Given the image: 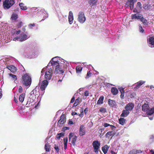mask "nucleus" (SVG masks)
<instances>
[{
  "instance_id": "1",
  "label": "nucleus",
  "mask_w": 154,
  "mask_h": 154,
  "mask_svg": "<svg viewBox=\"0 0 154 154\" xmlns=\"http://www.w3.org/2000/svg\"><path fill=\"white\" fill-rule=\"evenodd\" d=\"M22 83L26 86H29L31 83V79L28 74H24L22 76Z\"/></svg>"
},
{
  "instance_id": "2",
  "label": "nucleus",
  "mask_w": 154,
  "mask_h": 154,
  "mask_svg": "<svg viewBox=\"0 0 154 154\" xmlns=\"http://www.w3.org/2000/svg\"><path fill=\"white\" fill-rule=\"evenodd\" d=\"M142 110L144 112H146L147 115H152L154 112V108H153L150 109L148 104L145 103L142 106Z\"/></svg>"
},
{
  "instance_id": "3",
  "label": "nucleus",
  "mask_w": 154,
  "mask_h": 154,
  "mask_svg": "<svg viewBox=\"0 0 154 154\" xmlns=\"http://www.w3.org/2000/svg\"><path fill=\"white\" fill-rule=\"evenodd\" d=\"M29 36L27 34L25 33H23L20 35L19 37H15L13 39V40L19 41L22 42L25 41L28 38H29Z\"/></svg>"
},
{
  "instance_id": "4",
  "label": "nucleus",
  "mask_w": 154,
  "mask_h": 154,
  "mask_svg": "<svg viewBox=\"0 0 154 154\" xmlns=\"http://www.w3.org/2000/svg\"><path fill=\"white\" fill-rule=\"evenodd\" d=\"M53 67H51L45 72V77L47 80H49L51 79L53 73Z\"/></svg>"
},
{
  "instance_id": "5",
  "label": "nucleus",
  "mask_w": 154,
  "mask_h": 154,
  "mask_svg": "<svg viewBox=\"0 0 154 154\" xmlns=\"http://www.w3.org/2000/svg\"><path fill=\"white\" fill-rule=\"evenodd\" d=\"M15 3L13 0H5L3 2V6L5 9H8L11 7Z\"/></svg>"
},
{
  "instance_id": "6",
  "label": "nucleus",
  "mask_w": 154,
  "mask_h": 154,
  "mask_svg": "<svg viewBox=\"0 0 154 154\" xmlns=\"http://www.w3.org/2000/svg\"><path fill=\"white\" fill-rule=\"evenodd\" d=\"M69 142H71L70 144L75 146V145L77 137L74 135V134L72 133H70L69 134Z\"/></svg>"
},
{
  "instance_id": "7",
  "label": "nucleus",
  "mask_w": 154,
  "mask_h": 154,
  "mask_svg": "<svg viewBox=\"0 0 154 154\" xmlns=\"http://www.w3.org/2000/svg\"><path fill=\"white\" fill-rule=\"evenodd\" d=\"M78 20L81 23H83L86 20V18L84 12H79L78 15Z\"/></svg>"
},
{
  "instance_id": "8",
  "label": "nucleus",
  "mask_w": 154,
  "mask_h": 154,
  "mask_svg": "<svg viewBox=\"0 0 154 154\" xmlns=\"http://www.w3.org/2000/svg\"><path fill=\"white\" fill-rule=\"evenodd\" d=\"M94 151L97 154L98 153V149L100 146V143L97 140H95L93 141L92 143Z\"/></svg>"
},
{
  "instance_id": "9",
  "label": "nucleus",
  "mask_w": 154,
  "mask_h": 154,
  "mask_svg": "<svg viewBox=\"0 0 154 154\" xmlns=\"http://www.w3.org/2000/svg\"><path fill=\"white\" fill-rule=\"evenodd\" d=\"M48 82L46 80L43 81H41V79L39 80V85L40 86V88L42 91L44 90L47 87L48 84Z\"/></svg>"
},
{
  "instance_id": "10",
  "label": "nucleus",
  "mask_w": 154,
  "mask_h": 154,
  "mask_svg": "<svg viewBox=\"0 0 154 154\" xmlns=\"http://www.w3.org/2000/svg\"><path fill=\"white\" fill-rule=\"evenodd\" d=\"M143 8L145 10H152L154 9V4L153 2H149L143 5Z\"/></svg>"
},
{
  "instance_id": "11",
  "label": "nucleus",
  "mask_w": 154,
  "mask_h": 154,
  "mask_svg": "<svg viewBox=\"0 0 154 154\" xmlns=\"http://www.w3.org/2000/svg\"><path fill=\"white\" fill-rule=\"evenodd\" d=\"M66 122V119L65 115L62 114L60 117V119L59 120L57 125L59 127H61L63 126L64 123Z\"/></svg>"
},
{
  "instance_id": "12",
  "label": "nucleus",
  "mask_w": 154,
  "mask_h": 154,
  "mask_svg": "<svg viewBox=\"0 0 154 154\" xmlns=\"http://www.w3.org/2000/svg\"><path fill=\"white\" fill-rule=\"evenodd\" d=\"M55 68L54 71V73L55 74H62L63 73L64 71L62 68L59 64L57 66H55Z\"/></svg>"
},
{
  "instance_id": "13",
  "label": "nucleus",
  "mask_w": 154,
  "mask_h": 154,
  "mask_svg": "<svg viewBox=\"0 0 154 154\" xmlns=\"http://www.w3.org/2000/svg\"><path fill=\"white\" fill-rule=\"evenodd\" d=\"M86 133L85 128L83 125L80 126L79 129V134L80 136H83Z\"/></svg>"
},
{
  "instance_id": "14",
  "label": "nucleus",
  "mask_w": 154,
  "mask_h": 154,
  "mask_svg": "<svg viewBox=\"0 0 154 154\" xmlns=\"http://www.w3.org/2000/svg\"><path fill=\"white\" fill-rule=\"evenodd\" d=\"M31 11H33L34 12H37V13H39L40 14L41 12H45V11L44 9H42L40 8L39 7L38 8H31Z\"/></svg>"
},
{
  "instance_id": "15",
  "label": "nucleus",
  "mask_w": 154,
  "mask_h": 154,
  "mask_svg": "<svg viewBox=\"0 0 154 154\" xmlns=\"http://www.w3.org/2000/svg\"><path fill=\"white\" fill-rule=\"evenodd\" d=\"M142 16V15L141 14L138 13L134 14L131 15V18L132 20H135L139 19L140 20Z\"/></svg>"
},
{
  "instance_id": "16",
  "label": "nucleus",
  "mask_w": 154,
  "mask_h": 154,
  "mask_svg": "<svg viewBox=\"0 0 154 154\" xmlns=\"http://www.w3.org/2000/svg\"><path fill=\"white\" fill-rule=\"evenodd\" d=\"M134 106V104L132 103H129L126 105L125 107V109L128 111H131L133 109Z\"/></svg>"
},
{
  "instance_id": "17",
  "label": "nucleus",
  "mask_w": 154,
  "mask_h": 154,
  "mask_svg": "<svg viewBox=\"0 0 154 154\" xmlns=\"http://www.w3.org/2000/svg\"><path fill=\"white\" fill-rule=\"evenodd\" d=\"M58 58H59L60 60H61V58L58 57H56L52 58L51 60H52V62L55 66H57L59 64L60 61L58 60Z\"/></svg>"
},
{
  "instance_id": "18",
  "label": "nucleus",
  "mask_w": 154,
  "mask_h": 154,
  "mask_svg": "<svg viewBox=\"0 0 154 154\" xmlns=\"http://www.w3.org/2000/svg\"><path fill=\"white\" fill-rule=\"evenodd\" d=\"M88 2L92 8H95L97 2V0H88Z\"/></svg>"
},
{
  "instance_id": "19",
  "label": "nucleus",
  "mask_w": 154,
  "mask_h": 154,
  "mask_svg": "<svg viewBox=\"0 0 154 154\" xmlns=\"http://www.w3.org/2000/svg\"><path fill=\"white\" fill-rule=\"evenodd\" d=\"M149 46L151 48L154 47V37H150L148 41Z\"/></svg>"
},
{
  "instance_id": "20",
  "label": "nucleus",
  "mask_w": 154,
  "mask_h": 154,
  "mask_svg": "<svg viewBox=\"0 0 154 154\" xmlns=\"http://www.w3.org/2000/svg\"><path fill=\"white\" fill-rule=\"evenodd\" d=\"M68 19L69 23L70 24H72L73 22V14L71 11H70L68 16Z\"/></svg>"
},
{
  "instance_id": "21",
  "label": "nucleus",
  "mask_w": 154,
  "mask_h": 154,
  "mask_svg": "<svg viewBox=\"0 0 154 154\" xmlns=\"http://www.w3.org/2000/svg\"><path fill=\"white\" fill-rule=\"evenodd\" d=\"M130 112L126 109L123 110L120 116L122 117H127L129 114Z\"/></svg>"
},
{
  "instance_id": "22",
  "label": "nucleus",
  "mask_w": 154,
  "mask_h": 154,
  "mask_svg": "<svg viewBox=\"0 0 154 154\" xmlns=\"http://www.w3.org/2000/svg\"><path fill=\"white\" fill-rule=\"evenodd\" d=\"M137 0H128L129 3L130 7L131 10L134 8V3L137 2Z\"/></svg>"
},
{
  "instance_id": "23",
  "label": "nucleus",
  "mask_w": 154,
  "mask_h": 154,
  "mask_svg": "<svg viewBox=\"0 0 154 154\" xmlns=\"http://www.w3.org/2000/svg\"><path fill=\"white\" fill-rule=\"evenodd\" d=\"M140 21L143 23V25L145 26L148 25L149 23L148 20L144 18L143 16L140 18Z\"/></svg>"
},
{
  "instance_id": "24",
  "label": "nucleus",
  "mask_w": 154,
  "mask_h": 154,
  "mask_svg": "<svg viewBox=\"0 0 154 154\" xmlns=\"http://www.w3.org/2000/svg\"><path fill=\"white\" fill-rule=\"evenodd\" d=\"M8 69L11 71V72H14L16 71L17 68L14 66L13 65H11L7 67Z\"/></svg>"
},
{
  "instance_id": "25",
  "label": "nucleus",
  "mask_w": 154,
  "mask_h": 154,
  "mask_svg": "<svg viewBox=\"0 0 154 154\" xmlns=\"http://www.w3.org/2000/svg\"><path fill=\"white\" fill-rule=\"evenodd\" d=\"M145 81H140L136 83L135 84L136 86L135 87V88H139L141 85H142L143 84L145 83Z\"/></svg>"
},
{
  "instance_id": "26",
  "label": "nucleus",
  "mask_w": 154,
  "mask_h": 154,
  "mask_svg": "<svg viewBox=\"0 0 154 154\" xmlns=\"http://www.w3.org/2000/svg\"><path fill=\"white\" fill-rule=\"evenodd\" d=\"M109 147L107 145H105L104 146L102 147V150L104 154H106L107 152Z\"/></svg>"
},
{
  "instance_id": "27",
  "label": "nucleus",
  "mask_w": 154,
  "mask_h": 154,
  "mask_svg": "<svg viewBox=\"0 0 154 154\" xmlns=\"http://www.w3.org/2000/svg\"><path fill=\"white\" fill-rule=\"evenodd\" d=\"M19 6L20 9L25 10L27 9V7L25 5V4L23 3H20L19 4Z\"/></svg>"
},
{
  "instance_id": "28",
  "label": "nucleus",
  "mask_w": 154,
  "mask_h": 154,
  "mask_svg": "<svg viewBox=\"0 0 154 154\" xmlns=\"http://www.w3.org/2000/svg\"><path fill=\"white\" fill-rule=\"evenodd\" d=\"M111 92L113 95H116L118 94V90L116 88L113 87L111 89Z\"/></svg>"
},
{
  "instance_id": "29",
  "label": "nucleus",
  "mask_w": 154,
  "mask_h": 154,
  "mask_svg": "<svg viewBox=\"0 0 154 154\" xmlns=\"http://www.w3.org/2000/svg\"><path fill=\"white\" fill-rule=\"evenodd\" d=\"M108 103L109 105L111 107H113L116 105V102L111 99H109Z\"/></svg>"
},
{
  "instance_id": "30",
  "label": "nucleus",
  "mask_w": 154,
  "mask_h": 154,
  "mask_svg": "<svg viewBox=\"0 0 154 154\" xmlns=\"http://www.w3.org/2000/svg\"><path fill=\"white\" fill-rule=\"evenodd\" d=\"M8 75L9 76V79H11L13 80H14V82L16 80L17 78L16 76V75L12 74L11 73H9L8 74Z\"/></svg>"
},
{
  "instance_id": "31",
  "label": "nucleus",
  "mask_w": 154,
  "mask_h": 154,
  "mask_svg": "<svg viewBox=\"0 0 154 154\" xmlns=\"http://www.w3.org/2000/svg\"><path fill=\"white\" fill-rule=\"evenodd\" d=\"M115 132L113 131L108 132L106 134V137H109L110 136H114L115 135Z\"/></svg>"
},
{
  "instance_id": "32",
  "label": "nucleus",
  "mask_w": 154,
  "mask_h": 154,
  "mask_svg": "<svg viewBox=\"0 0 154 154\" xmlns=\"http://www.w3.org/2000/svg\"><path fill=\"white\" fill-rule=\"evenodd\" d=\"M141 151L140 150H137L133 149L130 151L128 154H136L137 153L141 152Z\"/></svg>"
},
{
  "instance_id": "33",
  "label": "nucleus",
  "mask_w": 154,
  "mask_h": 154,
  "mask_svg": "<svg viewBox=\"0 0 154 154\" xmlns=\"http://www.w3.org/2000/svg\"><path fill=\"white\" fill-rule=\"evenodd\" d=\"M25 94L23 93L22 94L19 96V100L21 102H23L24 100L25 97Z\"/></svg>"
},
{
  "instance_id": "34",
  "label": "nucleus",
  "mask_w": 154,
  "mask_h": 154,
  "mask_svg": "<svg viewBox=\"0 0 154 154\" xmlns=\"http://www.w3.org/2000/svg\"><path fill=\"white\" fill-rule=\"evenodd\" d=\"M104 98L103 96L100 97L97 102V104H102L103 103Z\"/></svg>"
},
{
  "instance_id": "35",
  "label": "nucleus",
  "mask_w": 154,
  "mask_h": 154,
  "mask_svg": "<svg viewBox=\"0 0 154 154\" xmlns=\"http://www.w3.org/2000/svg\"><path fill=\"white\" fill-rule=\"evenodd\" d=\"M40 14H42L44 16L43 18L41 20V21L44 20L45 19L47 18L48 17V14L47 13V12H46V11L45 13L44 12H41Z\"/></svg>"
},
{
  "instance_id": "36",
  "label": "nucleus",
  "mask_w": 154,
  "mask_h": 154,
  "mask_svg": "<svg viewBox=\"0 0 154 154\" xmlns=\"http://www.w3.org/2000/svg\"><path fill=\"white\" fill-rule=\"evenodd\" d=\"M82 67L81 66H78L76 67V72L77 73L79 74L81 72Z\"/></svg>"
},
{
  "instance_id": "37",
  "label": "nucleus",
  "mask_w": 154,
  "mask_h": 154,
  "mask_svg": "<svg viewBox=\"0 0 154 154\" xmlns=\"http://www.w3.org/2000/svg\"><path fill=\"white\" fill-rule=\"evenodd\" d=\"M126 120L123 118H121L119 119V123L122 125H123L125 123Z\"/></svg>"
},
{
  "instance_id": "38",
  "label": "nucleus",
  "mask_w": 154,
  "mask_h": 154,
  "mask_svg": "<svg viewBox=\"0 0 154 154\" xmlns=\"http://www.w3.org/2000/svg\"><path fill=\"white\" fill-rule=\"evenodd\" d=\"M45 148L46 151L49 152L50 150V146L49 144L48 143H45Z\"/></svg>"
},
{
  "instance_id": "39",
  "label": "nucleus",
  "mask_w": 154,
  "mask_h": 154,
  "mask_svg": "<svg viewBox=\"0 0 154 154\" xmlns=\"http://www.w3.org/2000/svg\"><path fill=\"white\" fill-rule=\"evenodd\" d=\"M9 59L8 58L4 59L2 60H0V63H2L3 62L5 63V64H7V62L9 61Z\"/></svg>"
},
{
  "instance_id": "40",
  "label": "nucleus",
  "mask_w": 154,
  "mask_h": 154,
  "mask_svg": "<svg viewBox=\"0 0 154 154\" xmlns=\"http://www.w3.org/2000/svg\"><path fill=\"white\" fill-rule=\"evenodd\" d=\"M18 17V15L16 14H13L11 17V18L12 20H16Z\"/></svg>"
},
{
  "instance_id": "41",
  "label": "nucleus",
  "mask_w": 154,
  "mask_h": 154,
  "mask_svg": "<svg viewBox=\"0 0 154 154\" xmlns=\"http://www.w3.org/2000/svg\"><path fill=\"white\" fill-rule=\"evenodd\" d=\"M31 94H33L34 95L36 96V95H38V91H37L36 88L35 89H34L31 92Z\"/></svg>"
},
{
  "instance_id": "42",
  "label": "nucleus",
  "mask_w": 154,
  "mask_h": 154,
  "mask_svg": "<svg viewBox=\"0 0 154 154\" xmlns=\"http://www.w3.org/2000/svg\"><path fill=\"white\" fill-rule=\"evenodd\" d=\"M67 139L66 138V139H64V148L66 150L67 148Z\"/></svg>"
},
{
  "instance_id": "43",
  "label": "nucleus",
  "mask_w": 154,
  "mask_h": 154,
  "mask_svg": "<svg viewBox=\"0 0 154 154\" xmlns=\"http://www.w3.org/2000/svg\"><path fill=\"white\" fill-rule=\"evenodd\" d=\"M52 66L53 67H54L55 66L54 65V63L52 62V60H51L49 63H48V66Z\"/></svg>"
},
{
  "instance_id": "44",
  "label": "nucleus",
  "mask_w": 154,
  "mask_h": 154,
  "mask_svg": "<svg viewBox=\"0 0 154 154\" xmlns=\"http://www.w3.org/2000/svg\"><path fill=\"white\" fill-rule=\"evenodd\" d=\"M54 148L56 150V151L57 152H59V149L58 146L56 144H55L54 146Z\"/></svg>"
},
{
  "instance_id": "45",
  "label": "nucleus",
  "mask_w": 154,
  "mask_h": 154,
  "mask_svg": "<svg viewBox=\"0 0 154 154\" xmlns=\"http://www.w3.org/2000/svg\"><path fill=\"white\" fill-rule=\"evenodd\" d=\"M100 111L102 113H105L106 112V109L104 108L101 107L100 109Z\"/></svg>"
},
{
  "instance_id": "46",
  "label": "nucleus",
  "mask_w": 154,
  "mask_h": 154,
  "mask_svg": "<svg viewBox=\"0 0 154 154\" xmlns=\"http://www.w3.org/2000/svg\"><path fill=\"white\" fill-rule=\"evenodd\" d=\"M139 31L141 33H143L144 32V30L143 29V28L141 26H139Z\"/></svg>"
},
{
  "instance_id": "47",
  "label": "nucleus",
  "mask_w": 154,
  "mask_h": 154,
  "mask_svg": "<svg viewBox=\"0 0 154 154\" xmlns=\"http://www.w3.org/2000/svg\"><path fill=\"white\" fill-rule=\"evenodd\" d=\"M137 8H138L140 9L142 8V5H141V4L140 3V2H138L137 3Z\"/></svg>"
},
{
  "instance_id": "48",
  "label": "nucleus",
  "mask_w": 154,
  "mask_h": 154,
  "mask_svg": "<svg viewBox=\"0 0 154 154\" xmlns=\"http://www.w3.org/2000/svg\"><path fill=\"white\" fill-rule=\"evenodd\" d=\"M32 105V103H30V102L28 101L27 103L26 104V106L27 107H29L31 106Z\"/></svg>"
},
{
  "instance_id": "49",
  "label": "nucleus",
  "mask_w": 154,
  "mask_h": 154,
  "mask_svg": "<svg viewBox=\"0 0 154 154\" xmlns=\"http://www.w3.org/2000/svg\"><path fill=\"white\" fill-rule=\"evenodd\" d=\"M91 73L90 72H89L87 73V76L86 77V79L88 78L89 77H91Z\"/></svg>"
},
{
  "instance_id": "50",
  "label": "nucleus",
  "mask_w": 154,
  "mask_h": 154,
  "mask_svg": "<svg viewBox=\"0 0 154 154\" xmlns=\"http://www.w3.org/2000/svg\"><path fill=\"white\" fill-rule=\"evenodd\" d=\"M35 25L34 23L30 24L28 25V27L30 29H32V27H34L35 26Z\"/></svg>"
},
{
  "instance_id": "51",
  "label": "nucleus",
  "mask_w": 154,
  "mask_h": 154,
  "mask_svg": "<svg viewBox=\"0 0 154 154\" xmlns=\"http://www.w3.org/2000/svg\"><path fill=\"white\" fill-rule=\"evenodd\" d=\"M149 139L152 141L154 140V134L151 135L150 136Z\"/></svg>"
},
{
  "instance_id": "52",
  "label": "nucleus",
  "mask_w": 154,
  "mask_h": 154,
  "mask_svg": "<svg viewBox=\"0 0 154 154\" xmlns=\"http://www.w3.org/2000/svg\"><path fill=\"white\" fill-rule=\"evenodd\" d=\"M119 89L121 93L125 92L124 91V88L122 87H120L119 88Z\"/></svg>"
},
{
  "instance_id": "53",
  "label": "nucleus",
  "mask_w": 154,
  "mask_h": 154,
  "mask_svg": "<svg viewBox=\"0 0 154 154\" xmlns=\"http://www.w3.org/2000/svg\"><path fill=\"white\" fill-rule=\"evenodd\" d=\"M81 101V100L80 98L78 97L77 99L76 100L75 102H76V103H77L79 104L80 101Z\"/></svg>"
},
{
  "instance_id": "54",
  "label": "nucleus",
  "mask_w": 154,
  "mask_h": 154,
  "mask_svg": "<svg viewBox=\"0 0 154 154\" xmlns=\"http://www.w3.org/2000/svg\"><path fill=\"white\" fill-rule=\"evenodd\" d=\"M85 96H88L89 95V92L88 91H86L84 93Z\"/></svg>"
},
{
  "instance_id": "55",
  "label": "nucleus",
  "mask_w": 154,
  "mask_h": 154,
  "mask_svg": "<svg viewBox=\"0 0 154 154\" xmlns=\"http://www.w3.org/2000/svg\"><path fill=\"white\" fill-rule=\"evenodd\" d=\"M23 91V88L21 86H20L19 87V88L18 89V92L19 93H21Z\"/></svg>"
},
{
  "instance_id": "56",
  "label": "nucleus",
  "mask_w": 154,
  "mask_h": 154,
  "mask_svg": "<svg viewBox=\"0 0 154 154\" xmlns=\"http://www.w3.org/2000/svg\"><path fill=\"white\" fill-rule=\"evenodd\" d=\"M110 128L112 130H115L116 128V127L113 125H110Z\"/></svg>"
},
{
  "instance_id": "57",
  "label": "nucleus",
  "mask_w": 154,
  "mask_h": 154,
  "mask_svg": "<svg viewBox=\"0 0 154 154\" xmlns=\"http://www.w3.org/2000/svg\"><path fill=\"white\" fill-rule=\"evenodd\" d=\"M110 125L109 124L107 123H104L103 126L105 127H107L109 126H110Z\"/></svg>"
},
{
  "instance_id": "58",
  "label": "nucleus",
  "mask_w": 154,
  "mask_h": 154,
  "mask_svg": "<svg viewBox=\"0 0 154 154\" xmlns=\"http://www.w3.org/2000/svg\"><path fill=\"white\" fill-rule=\"evenodd\" d=\"M124 93H121V94L120 95V97L121 99H123L124 97Z\"/></svg>"
},
{
  "instance_id": "59",
  "label": "nucleus",
  "mask_w": 154,
  "mask_h": 154,
  "mask_svg": "<svg viewBox=\"0 0 154 154\" xmlns=\"http://www.w3.org/2000/svg\"><path fill=\"white\" fill-rule=\"evenodd\" d=\"M75 100V98L73 96L72 97V99L71 100L70 103H73L74 101Z\"/></svg>"
},
{
  "instance_id": "60",
  "label": "nucleus",
  "mask_w": 154,
  "mask_h": 154,
  "mask_svg": "<svg viewBox=\"0 0 154 154\" xmlns=\"http://www.w3.org/2000/svg\"><path fill=\"white\" fill-rule=\"evenodd\" d=\"M88 111V108H86L84 110V112L85 114H86Z\"/></svg>"
},
{
  "instance_id": "61",
  "label": "nucleus",
  "mask_w": 154,
  "mask_h": 154,
  "mask_svg": "<svg viewBox=\"0 0 154 154\" xmlns=\"http://www.w3.org/2000/svg\"><path fill=\"white\" fill-rule=\"evenodd\" d=\"M60 137L61 136H60V135H59L58 134H57L56 136V138L57 139H59Z\"/></svg>"
},
{
  "instance_id": "62",
  "label": "nucleus",
  "mask_w": 154,
  "mask_h": 154,
  "mask_svg": "<svg viewBox=\"0 0 154 154\" xmlns=\"http://www.w3.org/2000/svg\"><path fill=\"white\" fill-rule=\"evenodd\" d=\"M73 122L72 121L69 120V124L71 125L73 124Z\"/></svg>"
},
{
  "instance_id": "63",
  "label": "nucleus",
  "mask_w": 154,
  "mask_h": 154,
  "mask_svg": "<svg viewBox=\"0 0 154 154\" xmlns=\"http://www.w3.org/2000/svg\"><path fill=\"white\" fill-rule=\"evenodd\" d=\"M59 135H60V136H61V137H63L64 136V134H63L62 133H60L58 134Z\"/></svg>"
},
{
  "instance_id": "64",
  "label": "nucleus",
  "mask_w": 154,
  "mask_h": 154,
  "mask_svg": "<svg viewBox=\"0 0 154 154\" xmlns=\"http://www.w3.org/2000/svg\"><path fill=\"white\" fill-rule=\"evenodd\" d=\"M83 88H80L78 91H77V93H78L80 91H82V90H83Z\"/></svg>"
}]
</instances>
